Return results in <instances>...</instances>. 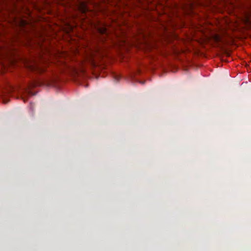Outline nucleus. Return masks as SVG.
<instances>
[{
  "mask_svg": "<svg viewBox=\"0 0 251 251\" xmlns=\"http://www.w3.org/2000/svg\"><path fill=\"white\" fill-rule=\"evenodd\" d=\"M79 8L82 12H85V11L87 10L85 3H81L80 5Z\"/></svg>",
  "mask_w": 251,
  "mask_h": 251,
  "instance_id": "1",
  "label": "nucleus"
},
{
  "mask_svg": "<svg viewBox=\"0 0 251 251\" xmlns=\"http://www.w3.org/2000/svg\"><path fill=\"white\" fill-rule=\"evenodd\" d=\"M100 32L101 33H104L105 31V29L104 28H101L100 30Z\"/></svg>",
  "mask_w": 251,
  "mask_h": 251,
  "instance_id": "2",
  "label": "nucleus"
}]
</instances>
